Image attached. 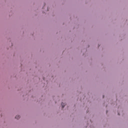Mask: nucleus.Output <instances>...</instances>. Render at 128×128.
Here are the masks:
<instances>
[{"instance_id": "obj_1", "label": "nucleus", "mask_w": 128, "mask_h": 128, "mask_svg": "<svg viewBox=\"0 0 128 128\" xmlns=\"http://www.w3.org/2000/svg\"><path fill=\"white\" fill-rule=\"evenodd\" d=\"M66 103H64V102L62 103V108H64V106H66Z\"/></svg>"}, {"instance_id": "obj_2", "label": "nucleus", "mask_w": 128, "mask_h": 128, "mask_svg": "<svg viewBox=\"0 0 128 128\" xmlns=\"http://www.w3.org/2000/svg\"><path fill=\"white\" fill-rule=\"evenodd\" d=\"M20 116H16L15 117V118H16L17 120H20Z\"/></svg>"}, {"instance_id": "obj_3", "label": "nucleus", "mask_w": 128, "mask_h": 128, "mask_svg": "<svg viewBox=\"0 0 128 128\" xmlns=\"http://www.w3.org/2000/svg\"><path fill=\"white\" fill-rule=\"evenodd\" d=\"M104 98V96H103V98Z\"/></svg>"}, {"instance_id": "obj_4", "label": "nucleus", "mask_w": 128, "mask_h": 128, "mask_svg": "<svg viewBox=\"0 0 128 128\" xmlns=\"http://www.w3.org/2000/svg\"><path fill=\"white\" fill-rule=\"evenodd\" d=\"M118 115L120 116V114L119 113H118Z\"/></svg>"}]
</instances>
